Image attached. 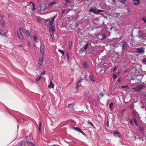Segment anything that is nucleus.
Masks as SVG:
<instances>
[{
	"mask_svg": "<svg viewBox=\"0 0 146 146\" xmlns=\"http://www.w3.org/2000/svg\"><path fill=\"white\" fill-rule=\"evenodd\" d=\"M89 11L90 12H93L96 14H99L100 12H104V10H99L98 11H97L96 9V7H91Z\"/></svg>",
	"mask_w": 146,
	"mask_h": 146,
	"instance_id": "nucleus-1",
	"label": "nucleus"
},
{
	"mask_svg": "<svg viewBox=\"0 0 146 146\" xmlns=\"http://www.w3.org/2000/svg\"><path fill=\"white\" fill-rule=\"evenodd\" d=\"M145 87V86L144 85H141L137 86L136 88L133 89V90L135 91H139Z\"/></svg>",
	"mask_w": 146,
	"mask_h": 146,
	"instance_id": "nucleus-2",
	"label": "nucleus"
},
{
	"mask_svg": "<svg viewBox=\"0 0 146 146\" xmlns=\"http://www.w3.org/2000/svg\"><path fill=\"white\" fill-rule=\"evenodd\" d=\"M23 29L22 28H20L17 33L19 38L21 40H23V36L22 34V32H23Z\"/></svg>",
	"mask_w": 146,
	"mask_h": 146,
	"instance_id": "nucleus-3",
	"label": "nucleus"
},
{
	"mask_svg": "<svg viewBox=\"0 0 146 146\" xmlns=\"http://www.w3.org/2000/svg\"><path fill=\"white\" fill-rule=\"evenodd\" d=\"M144 49L143 48V47H142L138 48L137 49V52L139 53H144L145 52Z\"/></svg>",
	"mask_w": 146,
	"mask_h": 146,
	"instance_id": "nucleus-4",
	"label": "nucleus"
},
{
	"mask_svg": "<svg viewBox=\"0 0 146 146\" xmlns=\"http://www.w3.org/2000/svg\"><path fill=\"white\" fill-rule=\"evenodd\" d=\"M29 142L25 141H22L20 145V146H29Z\"/></svg>",
	"mask_w": 146,
	"mask_h": 146,
	"instance_id": "nucleus-5",
	"label": "nucleus"
},
{
	"mask_svg": "<svg viewBox=\"0 0 146 146\" xmlns=\"http://www.w3.org/2000/svg\"><path fill=\"white\" fill-rule=\"evenodd\" d=\"M113 134L114 136H117L119 137H120L121 134L117 131H114L113 132Z\"/></svg>",
	"mask_w": 146,
	"mask_h": 146,
	"instance_id": "nucleus-6",
	"label": "nucleus"
},
{
	"mask_svg": "<svg viewBox=\"0 0 146 146\" xmlns=\"http://www.w3.org/2000/svg\"><path fill=\"white\" fill-rule=\"evenodd\" d=\"M55 29H54V27L52 25H50L49 27V31L52 32H54V31Z\"/></svg>",
	"mask_w": 146,
	"mask_h": 146,
	"instance_id": "nucleus-7",
	"label": "nucleus"
},
{
	"mask_svg": "<svg viewBox=\"0 0 146 146\" xmlns=\"http://www.w3.org/2000/svg\"><path fill=\"white\" fill-rule=\"evenodd\" d=\"M127 47V44L126 42H124L123 43V45L122 46V48L123 49H126Z\"/></svg>",
	"mask_w": 146,
	"mask_h": 146,
	"instance_id": "nucleus-8",
	"label": "nucleus"
},
{
	"mask_svg": "<svg viewBox=\"0 0 146 146\" xmlns=\"http://www.w3.org/2000/svg\"><path fill=\"white\" fill-rule=\"evenodd\" d=\"M54 86V84L52 83V80L50 82V84L48 86V87L49 88H53Z\"/></svg>",
	"mask_w": 146,
	"mask_h": 146,
	"instance_id": "nucleus-9",
	"label": "nucleus"
},
{
	"mask_svg": "<svg viewBox=\"0 0 146 146\" xmlns=\"http://www.w3.org/2000/svg\"><path fill=\"white\" fill-rule=\"evenodd\" d=\"M133 3L134 4L136 5L139 4V0H133Z\"/></svg>",
	"mask_w": 146,
	"mask_h": 146,
	"instance_id": "nucleus-10",
	"label": "nucleus"
},
{
	"mask_svg": "<svg viewBox=\"0 0 146 146\" xmlns=\"http://www.w3.org/2000/svg\"><path fill=\"white\" fill-rule=\"evenodd\" d=\"M82 65L84 68H87L88 65L86 62H85L82 64Z\"/></svg>",
	"mask_w": 146,
	"mask_h": 146,
	"instance_id": "nucleus-11",
	"label": "nucleus"
},
{
	"mask_svg": "<svg viewBox=\"0 0 146 146\" xmlns=\"http://www.w3.org/2000/svg\"><path fill=\"white\" fill-rule=\"evenodd\" d=\"M40 11H44L46 9V6L44 5L40 7Z\"/></svg>",
	"mask_w": 146,
	"mask_h": 146,
	"instance_id": "nucleus-12",
	"label": "nucleus"
},
{
	"mask_svg": "<svg viewBox=\"0 0 146 146\" xmlns=\"http://www.w3.org/2000/svg\"><path fill=\"white\" fill-rule=\"evenodd\" d=\"M32 36L33 37L35 41L36 42L38 41V39L36 36L34 35H32Z\"/></svg>",
	"mask_w": 146,
	"mask_h": 146,
	"instance_id": "nucleus-13",
	"label": "nucleus"
},
{
	"mask_svg": "<svg viewBox=\"0 0 146 146\" xmlns=\"http://www.w3.org/2000/svg\"><path fill=\"white\" fill-rule=\"evenodd\" d=\"M25 33L27 36H30V34L29 31H27L25 32Z\"/></svg>",
	"mask_w": 146,
	"mask_h": 146,
	"instance_id": "nucleus-14",
	"label": "nucleus"
},
{
	"mask_svg": "<svg viewBox=\"0 0 146 146\" xmlns=\"http://www.w3.org/2000/svg\"><path fill=\"white\" fill-rule=\"evenodd\" d=\"M42 78V76H38L37 78L36 79V81H39Z\"/></svg>",
	"mask_w": 146,
	"mask_h": 146,
	"instance_id": "nucleus-15",
	"label": "nucleus"
},
{
	"mask_svg": "<svg viewBox=\"0 0 146 146\" xmlns=\"http://www.w3.org/2000/svg\"><path fill=\"white\" fill-rule=\"evenodd\" d=\"M55 18V16H54V17H53V18H52L51 20V21H50V25H52V23L54 21V19Z\"/></svg>",
	"mask_w": 146,
	"mask_h": 146,
	"instance_id": "nucleus-16",
	"label": "nucleus"
},
{
	"mask_svg": "<svg viewBox=\"0 0 146 146\" xmlns=\"http://www.w3.org/2000/svg\"><path fill=\"white\" fill-rule=\"evenodd\" d=\"M139 129L141 132H144V129L143 127L140 126L139 127Z\"/></svg>",
	"mask_w": 146,
	"mask_h": 146,
	"instance_id": "nucleus-17",
	"label": "nucleus"
},
{
	"mask_svg": "<svg viewBox=\"0 0 146 146\" xmlns=\"http://www.w3.org/2000/svg\"><path fill=\"white\" fill-rule=\"evenodd\" d=\"M42 60L43 59H42L41 60H40L39 62H38V64L39 66L41 67V66L42 64Z\"/></svg>",
	"mask_w": 146,
	"mask_h": 146,
	"instance_id": "nucleus-18",
	"label": "nucleus"
},
{
	"mask_svg": "<svg viewBox=\"0 0 146 146\" xmlns=\"http://www.w3.org/2000/svg\"><path fill=\"white\" fill-rule=\"evenodd\" d=\"M30 3H32L33 7V9H32V11H34L35 9V5L34 4V3H33L32 2H30Z\"/></svg>",
	"mask_w": 146,
	"mask_h": 146,
	"instance_id": "nucleus-19",
	"label": "nucleus"
},
{
	"mask_svg": "<svg viewBox=\"0 0 146 146\" xmlns=\"http://www.w3.org/2000/svg\"><path fill=\"white\" fill-rule=\"evenodd\" d=\"M56 4V2H53L50 3L48 5L49 6H52L53 4Z\"/></svg>",
	"mask_w": 146,
	"mask_h": 146,
	"instance_id": "nucleus-20",
	"label": "nucleus"
},
{
	"mask_svg": "<svg viewBox=\"0 0 146 146\" xmlns=\"http://www.w3.org/2000/svg\"><path fill=\"white\" fill-rule=\"evenodd\" d=\"M5 34L4 31L2 30H0V35H3Z\"/></svg>",
	"mask_w": 146,
	"mask_h": 146,
	"instance_id": "nucleus-21",
	"label": "nucleus"
},
{
	"mask_svg": "<svg viewBox=\"0 0 146 146\" xmlns=\"http://www.w3.org/2000/svg\"><path fill=\"white\" fill-rule=\"evenodd\" d=\"M133 121H134L135 123V125L137 126L138 125V124H137V121L136 120V119H135V118H133Z\"/></svg>",
	"mask_w": 146,
	"mask_h": 146,
	"instance_id": "nucleus-22",
	"label": "nucleus"
},
{
	"mask_svg": "<svg viewBox=\"0 0 146 146\" xmlns=\"http://www.w3.org/2000/svg\"><path fill=\"white\" fill-rule=\"evenodd\" d=\"M106 38V35L105 34H103L102 37V39L104 40Z\"/></svg>",
	"mask_w": 146,
	"mask_h": 146,
	"instance_id": "nucleus-23",
	"label": "nucleus"
},
{
	"mask_svg": "<svg viewBox=\"0 0 146 146\" xmlns=\"http://www.w3.org/2000/svg\"><path fill=\"white\" fill-rule=\"evenodd\" d=\"M74 129L75 130L79 131H80L81 130V129L80 128L78 127H74Z\"/></svg>",
	"mask_w": 146,
	"mask_h": 146,
	"instance_id": "nucleus-24",
	"label": "nucleus"
},
{
	"mask_svg": "<svg viewBox=\"0 0 146 146\" xmlns=\"http://www.w3.org/2000/svg\"><path fill=\"white\" fill-rule=\"evenodd\" d=\"M81 81H78V83H77V85H76V87L78 88V87H79V84H80V83H81Z\"/></svg>",
	"mask_w": 146,
	"mask_h": 146,
	"instance_id": "nucleus-25",
	"label": "nucleus"
},
{
	"mask_svg": "<svg viewBox=\"0 0 146 146\" xmlns=\"http://www.w3.org/2000/svg\"><path fill=\"white\" fill-rule=\"evenodd\" d=\"M127 88L128 89L129 88V86L127 85L125 86H123L121 87V88Z\"/></svg>",
	"mask_w": 146,
	"mask_h": 146,
	"instance_id": "nucleus-26",
	"label": "nucleus"
},
{
	"mask_svg": "<svg viewBox=\"0 0 146 146\" xmlns=\"http://www.w3.org/2000/svg\"><path fill=\"white\" fill-rule=\"evenodd\" d=\"M41 122L39 123V132H40L41 131Z\"/></svg>",
	"mask_w": 146,
	"mask_h": 146,
	"instance_id": "nucleus-27",
	"label": "nucleus"
},
{
	"mask_svg": "<svg viewBox=\"0 0 146 146\" xmlns=\"http://www.w3.org/2000/svg\"><path fill=\"white\" fill-rule=\"evenodd\" d=\"M53 33L54 32H52V33H50V36L52 39H53L54 38V35Z\"/></svg>",
	"mask_w": 146,
	"mask_h": 146,
	"instance_id": "nucleus-28",
	"label": "nucleus"
},
{
	"mask_svg": "<svg viewBox=\"0 0 146 146\" xmlns=\"http://www.w3.org/2000/svg\"><path fill=\"white\" fill-rule=\"evenodd\" d=\"M40 51L42 54H43L44 53V50L43 48H40Z\"/></svg>",
	"mask_w": 146,
	"mask_h": 146,
	"instance_id": "nucleus-29",
	"label": "nucleus"
},
{
	"mask_svg": "<svg viewBox=\"0 0 146 146\" xmlns=\"http://www.w3.org/2000/svg\"><path fill=\"white\" fill-rule=\"evenodd\" d=\"M58 51L60 53H62L63 55L64 54V52L62 50H61L60 49H59Z\"/></svg>",
	"mask_w": 146,
	"mask_h": 146,
	"instance_id": "nucleus-30",
	"label": "nucleus"
},
{
	"mask_svg": "<svg viewBox=\"0 0 146 146\" xmlns=\"http://www.w3.org/2000/svg\"><path fill=\"white\" fill-rule=\"evenodd\" d=\"M113 104L112 103H111L109 105V107H110V109H112V108L113 107Z\"/></svg>",
	"mask_w": 146,
	"mask_h": 146,
	"instance_id": "nucleus-31",
	"label": "nucleus"
},
{
	"mask_svg": "<svg viewBox=\"0 0 146 146\" xmlns=\"http://www.w3.org/2000/svg\"><path fill=\"white\" fill-rule=\"evenodd\" d=\"M88 122L89 123V124L92 127H94V125L92 123H91V121H88Z\"/></svg>",
	"mask_w": 146,
	"mask_h": 146,
	"instance_id": "nucleus-32",
	"label": "nucleus"
},
{
	"mask_svg": "<svg viewBox=\"0 0 146 146\" xmlns=\"http://www.w3.org/2000/svg\"><path fill=\"white\" fill-rule=\"evenodd\" d=\"M112 77L113 79H115L117 78V76L114 74H113Z\"/></svg>",
	"mask_w": 146,
	"mask_h": 146,
	"instance_id": "nucleus-33",
	"label": "nucleus"
},
{
	"mask_svg": "<svg viewBox=\"0 0 146 146\" xmlns=\"http://www.w3.org/2000/svg\"><path fill=\"white\" fill-rule=\"evenodd\" d=\"M120 2L123 3H125V2L126 1V0H119Z\"/></svg>",
	"mask_w": 146,
	"mask_h": 146,
	"instance_id": "nucleus-34",
	"label": "nucleus"
},
{
	"mask_svg": "<svg viewBox=\"0 0 146 146\" xmlns=\"http://www.w3.org/2000/svg\"><path fill=\"white\" fill-rule=\"evenodd\" d=\"M72 44V41H70L69 42V45L70 47H71Z\"/></svg>",
	"mask_w": 146,
	"mask_h": 146,
	"instance_id": "nucleus-35",
	"label": "nucleus"
},
{
	"mask_svg": "<svg viewBox=\"0 0 146 146\" xmlns=\"http://www.w3.org/2000/svg\"><path fill=\"white\" fill-rule=\"evenodd\" d=\"M73 105L72 104H69L68 105V108L72 107H73Z\"/></svg>",
	"mask_w": 146,
	"mask_h": 146,
	"instance_id": "nucleus-36",
	"label": "nucleus"
},
{
	"mask_svg": "<svg viewBox=\"0 0 146 146\" xmlns=\"http://www.w3.org/2000/svg\"><path fill=\"white\" fill-rule=\"evenodd\" d=\"M88 46V44H87L86 45L84 46V48L86 50L87 49Z\"/></svg>",
	"mask_w": 146,
	"mask_h": 146,
	"instance_id": "nucleus-37",
	"label": "nucleus"
},
{
	"mask_svg": "<svg viewBox=\"0 0 146 146\" xmlns=\"http://www.w3.org/2000/svg\"><path fill=\"white\" fill-rule=\"evenodd\" d=\"M142 20H143L146 23V19L145 18V17H143L142 19Z\"/></svg>",
	"mask_w": 146,
	"mask_h": 146,
	"instance_id": "nucleus-38",
	"label": "nucleus"
},
{
	"mask_svg": "<svg viewBox=\"0 0 146 146\" xmlns=\"http://www.w3.org/2000/svg\"><path fill=\"white\" fill-rule=\"evenodd\" d=\"M1 24L3 26H4L5 25V23L3 21L1 23Z\"/></svg>",
	"mask_w": 146,
	"mask_h": 146,
	"instance_id": "nucleus-39",
	"label": "nucleus"
},
{
	"mask_svg": "<svg viewBox=\"0 0 146 146\" xmlns=\"http://www.w3.org/2000/svg\"><path fill=\"white\" fill-rule=\"evenodd\" d=\"M29 144L32 146H35L33 144V143L32 142L29 143Z\"/></svg>",
	"mask_w": 146,
	"mask_h": 146,
	"instance_id": "nucleus-40",
	"label": "nucleus"
},
{
	"mask_svg": "<svg viewBox=\"0 0 146 146\" xmlns=\"http://www.w3.org/2000/svg\"><path fill=\"white\" fill-rule=\"evenodd\" d=\"M130 123L132 125H133V122L131 119V120L130 121Z\"/></svg>",
	"mask_w": 146,
	"mask_h": 146,
	"instance_id": "nucleus-41",
	"label": "nucleus"
},
{
	"mask_svg": "<svg viewBox=\"0 0 146 146\" xmlns=\"http://www.w3.org/2000/svg\"><path fill=\"white\" fill-rule=\"evenodd\" d=\"M45 71H44L43 72H42L40 74L41 75H42L44 74H45Z\"/></svg>",
	"mask_w": 146,
	"mask_h": 146,
	"instance_id": "nucleus-42",
	"label": "nucleus"
},
{
	"mask_svg": "<svg viewBox=\"0 0 146 146\" xmlns=\"http://www.w3.org/2000/svg\"><path fill=\"white\" fill-rule=\"evenodd\" d=\"M143 62H146V58H144V59L143 60Z\"/></svg>",
	"mask_w": 146,
	"mask_h": 146,
	"instance_id": "nucleus-43",
	"label": "nucleus"
},
{
	"mask_svg": "<svg viewBox=\"0 0 146 146\" xmlns=\"http://www.w3.org/2000/svg\"><path fill=\"white\" fill-rule=\"evenodd\" d=\"M65 1L67 2V3H70V2L69 1V0H65Z\"/></svg>",
	"mask_w": 146,
	"mask_h": 146,
	"instance_id": "nucleus-44",
	"label": "nucleus"
},
{
	"mask_svg": "<svg viewBox=\"0 0 146 146\" xmlns=\"http://www.w3.org/2000/svg\"><path fill=\"white\" fill-rule=\"evenodd\" d=\"M133 115H134L135 116H136V114L134 112V111H133Z\"/></svg>",
	"mask_w": 146,
	"mask_h": 146,
	"instance_id": "nucleus-45",
	"label": "nucleus"
},
{
	"mask_svg": "<svg viewBox=\"0 0 146 146\" xmlns=\"http://www.w3.org/2000/svg\"><path fill=\"white\" fill-rule=\"evenodd\" d=\"M80 132L81 133H82L83 134H84V133L83 132L82 130H81L80 131Z\"/></svg>",
	"mask_w": 146,
	"mask_h": 146,
	"instance_id": "nucleus-46",
	"label": "nucleus"
},
{
	"mask_svg": "<svg viewBox=\"0 0 146 146\" xmlns=\"http://www.w3.org/2000/svg\"><path fill=\"white\" fill-rule=\"evenodd\" d=\"M37 20L38 21H40V19L39 18H38L37 19Z\"/></svg>",
	"mask_w": 146,
	"mask_h": 146,
	"instance_id": "nucleus-47",
	"label": "nucleus"
},
{
	"mask_svg": "<svg viewBox=\"0 0 146 146\" xmlns=\"http://www.w3.org/2000/svg\"><path fill=\"white\" fill-rule=\"evenodd\" d=\"M116 67H115L113 69V71H114L115 70V69H116Z\"/></svg>",
	"mask_w": 146,
	"mask_h": 146,
	"instance_id": "nucleus-48",
	"label": "nucleus"
},
{
	"mask_svg": "<svg viewBox=\"0 0 146 146\" xmlns=\"http://www.w3.org/2000/svg\"><path fill=\"white\" fill-rule=\"evenodd\" d=\"M117 81L118 82H120V79H119L117 80Z\"/></svg>",
	"mask_w": 146,
	"mask_h": 146,
	"instance_id": "nucleus-49",
	"label": "nucleus"
},
{
	"mask_svg": "<svg viewBox=\"0 0 146 146\" xmlns=\"http://www.w3.org/2000/svg\"><path fill=\"white\" fill-rule=\"evenodd\" d=\"M47 21H49V20H47L45 21V23H46Z\"/></svg>",
	"mask_w": 146,
	"mask_h": 146,
	"instance_id": "nucleus-50",
	"label": "nucleus"
},
{
	"mask_svg": "<svg viewBox=\"0 0 146 146\" xmlns=\"http://www.w3.org/2000/svg\"><path fill=\"white\" fill-rule=\"evenodd\" d=\"M132 107H133V106L132 105H131V106H130V108L131 109L132 108Z\"/></svg>",
	"mask_w": 146,
	"mask_h": 146,
	"instance_id": "nucleus-51",
	"label": "nucleus"
},
{
	"mask_svg": "<svg viewBox=\"0 0 146 146\" xmlns=\"http://www.w3.org/2000/svg\"><path fill=\"white\" fill-rule=\"evenodd\" d=\"M124 111V110H122V113H123V111Z\"/></svg>",
	"mask_w": 146,
	"mask_h": 146,
	"instance_id": "nucleus-52",
	"label": "nucleus"
},
{
	"mask_svg": "<svg viewBox=\"0 0 146 146\" xmlns=\"http://www.w3.org/2000/svg\"><path fill=\"white\" fill-rule=\"evenodd\" d=\"M135 140H136V136H135Z\"/></svg>",
	"mask_w": 146,
	"mask_h": 146,
	"instance_id": "nucleus-53",
	"label": "nucleus"
},
{
	"mask_svg": "<svg viewBox=\"0 0 146 146\" xmlns=\"http://www.w3.org/2000/svg\"><path fill=\"white\" fill-rule=\"evenodd\" d=\"M71 121L72 122H74V121L72 120H71Z\"/></svg>",
	"mask_w": 146,
	"mask_h": 146,
	"instance_id": "nucleus-54",
	"label": "nucleus"
},
{
	"mask_svg": "<svg viewBox=\"0 0 146 146\" xmlns=\"http://www.w3.org/2000/svg\"><path fill=\"white\" fill-rule=\"evenodd\" d=\"M91 79V80H93V79ZM93 81H94V80H93Z\"/></svg>",
	"mask_w": 146,
	"mask_h": 146,
	"instance_id": "nucleus-55",
	"label": "nucleus"
},
{
	"mask_svg": "<svg viewBox=\"0 0 146 146\" xmlns=\"http://www.w3.org/2000/svg\"><path fill=\"white\" fill-rule=\"evenodd\" d=\"M91 79V80H93V79ZM93 81H94V80H93Z\"/></svg>",
	"mask_w": 146,
	"mask_h": 146,
	"instance_id": "nucleus-56",
	"label": "nucleus"
}]
</instances>
